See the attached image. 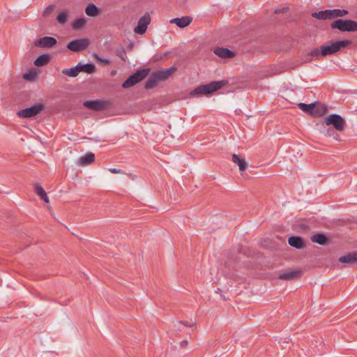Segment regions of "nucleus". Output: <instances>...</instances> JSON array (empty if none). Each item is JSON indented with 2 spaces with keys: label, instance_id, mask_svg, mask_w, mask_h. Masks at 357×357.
Instances as JSON below:
<instances>
[{
  "label": "nucleus",
  "instance_id": "1",
  "mask_svg": "<svg viewBox=\"0 0 357 357\" xmlns=\"http://www.w3.org/2000/svg\"><path fill=\"white\" fill-rule=\"evenodd\" d=\"M332 126L337 131L342 132L346 126L345 120L338 114H331L324 119L322 127L320 132L326 137H333L337 140V136L335 135L331 128H326V126Z\"/></svg>",
  "mask_w": 357,
  "mask_h": 357
},
{
  "label": "nucleus",
  "instance_id": "2",
  "mask_svg": "<svg viewBox=\"0 0 357 357\" xmlns=\"http://www.w3.org/2000/svg\"><path fill=\"white\" fill-rule=\"evenodd\" d=\"M225 84V81H215L207 84L201 85L190 91V96H199L202 95H209L221 89Z\"/></svg>",
  "mask_w": 357,
  "mask_h": 357
},
{
  "label": "nucleus",
  "instance_id": "3",
  "mask_svg": "<svg viewBox=\"0 0 357 357\" xmlns=\"http://www.w3.org/2000/svg\"><path fill=\"white\" fill-rule=\"evenodd\" d=\"M349 40L331 41L327 45L321 46L322 56L333 54L350 45Z\"/></svg>",
  "mask_w": 357,
  "mask_h": 357
},
{
  "label": "nucleus",
  "instance_id": "4",
  "mask_svg": "<svg viewBox=\"0 0 357 357\" xmlns=\"http://www.w3.org/2000/svg\"><path fill=\"white\" fill-rule=\"evenodd\" d=\"M331 28L341 31H357V22L351 20H337L331 24Z\"/></svg>",
  "mask_w": 357,
  "mask_h": 357
},
{
  "label": "nucleus",
  "instance_id": "5",
  "mask_svg": "<svg viewBox=\"0 0 357 357\" xmlns=\"http://www.w3.org/2000/svg\"><path fill=\"white\" fill-rule=\"evenodd\" d=\"M149 69H142L138 70L137 73H134L131 76H130L123 83L122 86L123 88H130L136 84L141 82L149 74Z\"/></svg>",
  "mask_w": 357,
  "mask_h": 357
},
{
  "label": "nucleus",
  "instance_id": "6",
  "mask_svg": "<svg viewBox=\"0 0 357 357\" xmlns=\"http://www.w3.org/2000/svg\"><path fill=\"white\" fill-rule=\"evenodd\" d=\"M45 108L42 103H36L31 107L20 110L17 116L22 118H31L40 114Z\"/></svg>",
  "mask_w": 357,
  "mask_h": 357
},
{
  "label": "nucleus",
  "instance_id": "7",
  "mask_svg": "<svg viewBox=\"0 0 357 357\" xmlns=\"http://www.w3.org/2000/svg\"><path fill=\"white\" fill-rule=\"evenodd\" d=\"M151 21V18L150 15L149 13H145L139 19L137 26L133 29L134 33L138 35H144L146 33Z\"/></svg>",
  "mask_w": 357,
  "mask_h": 357
},
{
  "label": "nucleus",
  "instance_id": "8",
  "mask_svg": "<svg viewBox=\"0 0 357 357\" xmlns=\"http://www.w3.org/2000/svg\"><path fill=\"white\" fill-rule=\"evenodd\" d=\"M89 41L86 38H82L72 40L68 44L67 47L73 52H79L84 50L88 47Z\"/></svg>",
  "mask_w": 357,
  "mask_h": 357
},
{
  "label": "nucleus",
  "instance_id": "9",
  "mask_svg": "<svg viewBox=\"0 0 357 357\" xmlns=\"http://www.w3.org/2000/svg\"><path fill=\"white\" fill-rule=\"evenodd\" d=\"M84 105L92 110L100 111L107 107V102L102 100H88L84 102Z\"/></svg>",
  "mask_w": 357,
  "mask_h": 357
},
{
  "label": "nucleus",
  "instance_id": "10",
  "mask_svg": "<svg viewBox=\"0 0 357 357\" xmlns=\"http://www.w3.org/2000/svg\"><path fill=\"white\" fill-rule=\"evenodd\" d=\"M56 43V40L53 37L45 36L35 41L34 45L40 47H52Z\"/></svg>",
  "mask_w": 357,
  "mask_h": 357
},
{
  "label": "nucleus",
  "instance_id": "11",
  "mask_svg": "<svg viewBox=\"0 0 357 357\" xmlns=\"http://www.w3.org/2000/svg\"><path fill=\"white\" fill-rule=\"evenodd\" d=\"M175 72L176 68L174 67H171L167 69L158 70L155 72V74L156 75V77L159 79V81L161 82L167 79Z\"/></svg>",
  "mask_w": 357,
  "mask_h": 357
},
{
  "label": "nucleus",
  "instance_id": "12",
  "mask_svg": "<svg viewBox=\"0 0 357 357\" xmlns=\"http://www.w3.org/2000/svg\"><path fill=\"white\" fill-rule=\"evenodd\" d=\"M192 20V17H190L189 16H184L181 18H178V17L173 18V19L170 20L169 22L171 24H176L179 28H185L191 23Z\"/></svg>",
  "mask_w": 357,
  "mask_h": 357
},
{
  "label": "nucleus",
  "instance_id": "13",
  "mask_svg": "<svg viewBox=\"0 0 357 357\" xmlns=\"http://www.w3.org/2000/svg\"><path fill=\"white\" fill-rule=\"evenodd\" d=\"M339 261L344 264H357V252H351L339 258Z\"/></svg>",
  "mask_w": 357,
  "mask_h": 357
},
{
  "label": "nucleus",
  "instance_id": "14",
  "mask_svg": "<svg viewBox=\"0 0 357 357\" xmlns=\"http://www.w3.org/2000/svg\"><path fill=\"white\" fill-rule=\"evenodd\" d=\"M232 162L238 166L241 172H245L248 168V164L243 158H241L236 154H233L231 156Z\"/></svg>",
  "mask_w": 357,
  "mask_h": 357
},
{
  "label": "nucleus",
  "instance_id": "15",
  "mask_svg": "<svg viewBox=\"0 0 357 357\" xmlns=\"http://www.w3.org/2000/svg\"><path fill=\"white\" fill-rule=\"evenodd\" d=\"M214 53L221 58H231L234 56L233 52L230 51L227 48L223 47H217L214 50Z\"/></svg>",
  "mask_w": 357,
  "mask_h": 357
},
{
  "label": "nucleus",
  "instance_id": "16",
  "mask_svg": "<svg viewBox=\"0 0 357 357\" xmlns=\"http://www.w3.org/2000/svg\"><path fill=\"white\" fill-rule=\"evenodd\" d=\"M95 160V155L92 153H89L84 156L79 158L77 164L80 166H86Z\"/></svg>",
  "mask_w": 357,
  "mask_h": 357
},
{
  "label": "nucleus",
  "instance_id": "17",
  "mask_svg": "<svg viewBox=\"0 0 357 357\" xmlns=\"http://www.w3.org/2000/svg\"><path fill=\"white\" fill-rule=\"evenodd\" d=\"M328 112V108L325 105L314 103V109L313 116H322Z\"/></svg>",
  "mask_w": 357,
  "mask_h": 357
},
{
  "label": "nucleus",
  "instance_id": "18",
  "mask_svg": "<svg viewBox=\"0 0 357 357\" xmlns=\"http://www.w3.org/2000/svg\"><path fill=\"white\" fill-rule=\"evenodd\" d=\"M288 242L291 246L297 249H301L304 245L303 239L299 236H291L289 238Z\"/></svg>",
  "mask_w": 357,
  "mask_h": 357
},
{
  "label": "nucleus",
  "instance_id": "19",
  "mask_svg": "<svg viewBox=\"0 0 357 357\" xmlns=\"http://www.w3.org/2000/svg\"><path fill=\"white\" fill-rule=\"evenodd\" d=\"M297 105H298V108L301 109L303 112L313 116L314 109V103L305 104V103L300 102V103H298Z\"/></svg>",
  "mask_w": 357,
  "mask_h": 357
},
{
  "label": "nucleus",
  "instance_id": "20",
  "mask_svg": "<svg viewBox=\"0 0 357 357\" xmlns=\"http://www.w3.org/2000/svg\"><path fill=\"white\" fill-rule=\"evenodd\" d=\"M50 56L47 54H44L38 56L34 61V65L36 66H43L49 63Z\"/></svg>",
  "mask_w": 357,
  "mask_h": 357
},
{
  "label": "nucleus",
  "instance_id": "21",
  "mask_svg": "<svg viewBox=\"0 0 357 357\" xmlns=\"http://www.w3.org/2000/svg\"><path fill=\"white\" fill-rule=\"evenodd\" d=\"M311 239L313 242L319 245H326L328 241L327 237L323 234H314L311 237Z\"/></svg>",
  "mask_w": 357,
  "mask_h": 357
},
{
  "label": "nucleus",
  "instance_id": "22",
  "mask_svg": "<svg viewBox=\"0 0 357 357\" xmlns=\"http://www.w3.org/2000/svg\"><path fill=\"white\" fill-rule=\"evenodd\" d=\"M348 14V11L346 10L334 9L329 10L330 19H333L340 17L346 16Z\"/></svg>",
  "mask_w": 357,
  "mask_h": 357
},
{
  "label": "nucleus",
  "instance_id": "23",
  "mask_svg": "<svg viewBox=\"0 0 357 357\" xmlns=\"http://www.w3.org/2000/svg\"><path fill=\"white\" fill-rule=\"evenodd\" d=\"M159 82V79L156 77V75L154 73L150 76V77L147 80L145 85V88L147 89H152L155 87Z\"/></svg>",
  "mask_w": 357,
  "mask_h": 357
},
{
  "label": "nucleus",
  "instance_id": "24",
  "mask_svg": "<svg viewBox=\"0 0 357 357\" xmlns=\"http://www.w3.org/2000/svg\"><path fill=\"white\" fill-rule=\"evenodd\" d=\"M85 13L90 17H96L98 15V9L94 4L90 3L86 6Z\"/></svg>",
  "mask_w": 357,
  "mask_h": 357
},
{
  "label": "nucleus",
  "instance_id": "25",
  "mask_svg": "<svg viewBox=\"0 0 357 357\" xmlns=\"http://www.w3.org/2000/svg\"><path fill=\"white\" fill-rule=\"evenodd\" d=\"M298 275V272L296 271H289L280 274L279 278L284 280H289L296 278Z\"/></svg>",
  "mask_w": 357,
  "mask_h": 357
},
{
  "label": "nucleus",
  "instance_id": "26",
  "mask_svg": "<svg viewBox=\"0 0 357 357\" xmlns=\"http://www.w3.org/2000/svg\"><path fill=\"white\" fill-rule=\"evenodd\" d=\"M79 68V66H78V65H77L74 68L63 69L62 70V73L65 75L70 76V77H75L80 72Z\"/></svg>",
  "mask_w": 357,
  "mask_h": 357
},
{
  "label": "nucleus",
  "instance_id": "27",
  "mask_svg": "<svg viewBox=\"0 0 357 357\" xmlns=\"http://www.w3.org/2000/svg\"><path fill=\"white\" fill-rule=\"evenodd\" d=\"M312 16L318 20L330 19L329 10L312 13Z\"/></svg>",
  "mask_w": 357,
  "mask_h": 357
},
{
  "label": "nucleus",
  "instance_id": "28",
  "mask_svg": "<svg viewBox=\"0 0 357 357\" xmlns=\"http://www.w3.org/2000/svg\"><path fill=\"white\" fill-rule=\"evenodd\" d=\"M78 66H79V71H84L87 73H93L95 70V66L93 64L91 63H86V64H78Z\"/></svg>",
  "mask_w": 357,
  "mask_h": 357
},
{
  "label": "nucleus",
  "instance_id": "29",
  "mask_svg": "<svg viewBox=\"0 0 357 357\" xmlns=\"http://www.w3.org/2000/svg\"><path fill=\"white\" fill-rule=\"evenodd\" d=\"M86 20L85 18L82 17L80 19H78L77 20L75 21L73 23V28L75 29H79L84 27V26L86 24Z\"/></svg>",
  "mask_w": 357,
  "mask_h": 357
},
{
  "label": "nucleus",
  "instance_id": "30",
  "mask_svg": "<svg viewBox=\"0 0 357 357\" xmlns=\"http://www.w3.org/2000/svg\"><path fill=\"white\" fill-rule=\"evenodd\" d=\"M68 18V13L64 11L58 15L56 20L59 23L64 24L66 22Z\"/></svg>",
  "mask_w": 357,
  "mask_h": 357
},
{
  "label": "nucleus",
  "instance_id": "31",
  "mask_svg": "<svg viewBox=\"0 0 357 357\" xmlns=\"http://www.w3.org/2000/svg\"><path fill=\"white\" fill-rule=\"evenodd\" d=\"M309 55L311 56L315 57L316 59H319V56H322V52H321V46L320 48H316L312 50L310 53Z\"/></svg>",
  "mask_w": 357,
  "mask_h": 357
},
{
  "label": "nucleus",
  "instance_id": "32",
  "mask_svg": "<svg viewBox=\"0 0 357 357\" xmlns=\"http://www.w3.org/2000/svg\"><path fill=\"white\" fill-rule=\"evenodd\" d=\"M34 188H35V190H36V192L37 193V195L40 197L42 198L43 196H45V195L46 194L45 190L43 188V187L41 185H40L39 184H36L34 185Z\"/></svg>",
  "mask_w": 357,
  "mask_h": 357
},
{
  "label": "nucleus",
  "instance_id": "33",
  "mask_svg": "<svg viewBox=\"0 0 357 357\" xmlns=\"http://www.w3.org/2000/svg\"><path fill=\"white\" fill-rule=\"evenodd\" d=\"M35 77H36V73L33 72H29V73H24L23 75V77L25 79L29 80V81L33 80Z\"/></svg>",
  "mask_w": 357,
  "mask_h": 357
},
{
  "label": "nucleus",
  "instance_id": "34",
  "mask_svg": "<svg viewBox=\"0 0 357 357\" xmlns=\"http://www.w3.org/2000/svg\"><path fill=\"white\" fill-rule=\"evenodd\" d=\"M109 171L113 174H124L123 171L121 169L110 168Z\"/></svg>",
  "mask_w": 357,
  "mask_h": 357
},
{
  "label": "nucleus",
  "instance_id": "35",
  "mask_svg": "<svg viewBox=\"0 0 357 357\" xmlns=\"http://www.w3.org/2000/svg\"><path fill=\"white\" fill-rule=\"evenodd\" d=\"M53 10V6H50L49 7H47L43 12V15H48Z\"/></svg>",
  "mask_w": 357,
  "mask_h": 357
},
{
  "label": "nucleus",
  "instance_id": "36",
  "mask_svg": "<svg viewBox=\"0 0 357 357\" xmlns=\"http://www.w3.org/2000/svg\"><path fill=\"white\" fill-rule=\"evenodd\" d=\"M41 199H43L46 203L50 202L49 197H47V194L45 195Z\"/></svg>",
  "mask_w": 357,
  "mask_h": 357
},
{
  "label": "nucleus",
  "instance_id": "37",
  "mask_svg": "<svg viewBox=\"0 0 357 357\" xmlns=\"http://www.w3.org/2000/svg\"><path fill=\"white\" fill-rule=\"evenodd\" d=\"M183 324L185 326H188L189 327H191L192 326H193L195 324V323H192V324H187V322H183Z\"/></svg>",
  "mask_w": 357,
  "mask_h": 357
},
{
  "label": "nucleus",
  "instance_id": "38",
  "mask_svg": "<svg viewBox=\"0 0 357 357\" xmlns=\"http://www.w3.org/2000/svg\"><path fill=\"white\" fill-rule=\"evenodd\" d=\"M97 59L99 60V61H101L102 62H105L106 63H108V62H109L107 60L101 59L100 58H98V57L97 58Z\"/></svg>",
  "mask_w": 357,
  "mask_h": 357
}]
</instances>
